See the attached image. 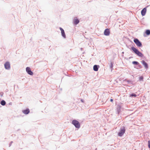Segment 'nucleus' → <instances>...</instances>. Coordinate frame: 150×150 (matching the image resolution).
I'll return each mask as SVG.
<instances>
[{
  "mask_svg": "<svg viewBox=\"0 0 150 150\" xmlns=\"http://www.w3.org/2000/svg\"><path fill=\"white\" fill-rule=\"evenodd\" d=\"M125 127H123L120 130L118 133V135L119 136H122L125 133Z\"/></svg>",
  "mask_w": 150,
  "mask_h": 150,
  "instance_id": "3",
  "label": "nucleus"
},
{
  "mask_svg": "<svg viewBox=\"0 0 150 150\" xmlns=\"http://www.w3.org/2000/svg\"><path fill=\"white\" fill-rule=\"evenodd\" d=\"M132 49L133 52L138 56L142 57L143 56V54L135 47H132Z\"/></svg>",
  "mask_w": 150,
  "mask_h": 150,
  "instance_id": "1",
  "label": "nucleus"
},
{
  "mask_svg": "<svg viewBox=\"0 0 150 150\" xmlns=\"http://www.w3.org/2000/svg\"><path fill=\"white\" fill-rule=\"evenodd\" d=\"M59 29L61 31L62 35L63 37L65 38L66 37V35L64 30L61 28H60Z\"/></svg>",
  "mask_w": 150,
  "mask_h": 150,
  "instance_id": "9",
  "label": "nucleus"
},
{
  "mask_svg": "<svg viewBox=\"0 0 150 150\" xmlns=\"http://www.w3.org/2000/svg\"><path fill=\"white\" fill-rule=\"evenodd\" d=\"M26 70L28 74L31 75H32L33 74V73L31 71L30 69V67H27L26 68Z\"/></svg>",
  "mask_w": 150,
  "mask_h": 150,
  "instance_id": "5",
  "label": "nucleus"
},
{
  "mask_svg": "<svg viewBox=\"0 0 150 150\" xmlns=\"http://www.w3.org/2000/svg\"><path fill=\"white\" fill-rule=\"evenodd\" d=\"M132 63L134 64L138 65L139 63L137 62L133 61L132 62Z\"/></svg>",
  "mask_w": 150,
  "mask_h": 150,
  "instance_id": "16",
  "label": "nucleus"
},
{
  "mask_svg": "<svg viewBox=\"0 0 150 150\" xmlns=\"http://www.w3.org/2000/svg\"><path fill=\"white\" fill-rule=\"evenodd\" d=\"M1 104L2 105H4L6 104V102L4 100H2L1 102Z\"/></svg>",
  "mask_w": 150,
  "mask_h": 150,
  "instance_id": "15",
  "label": "nucleus"
},
{
  "mask_svg": "<svg viewBox=\"0 0 150 150\" xmlns=\"http://www.w3.org/2000/svg\"><path fill=\"white\" fill-rule=\"evenodd\" d=\"M104 34L106 36H108L110 34V31L109 29H106L105 30L104 33Z\"/></svg>",
  "mask_w": 150,
  "mask_h": 150,
  "instance_id": "6",
  "label": "nucleus"
},
{
  "mask_svg": "<svg viewBox=\"0 0 150 150\" xmlns=\"http://www.w3.org/2000/svg\"><path fill=\"white\" fill-rule=\"evenodd\" d=\"M79 22V20L77 18H74V23L75 25L78 24Z\"/></svg>",
  "mask_w": 150,
  "mask_h": 150,
  "instance_id": "12",
  "label": "nucleus"
},
{
  "mask_svg": "<svg viewBox=\"0 0 150 150\" xmlns=\"http://www.w3.org/2000/svg\"><path fill=\"white\" fill-rule=\"evenodd\" d=\"M148 146L149 148H150V142L149 141H148Z\"/></svg>",
  "mask_w": 150,
  "mask_h": 150,
  "instance_id": "19",
  "label": "nucleus"
},
{
  "mask_svg": "<svg viewBox=\"0 0 150 150\" xmlns=\"http://www.w3.org/2000/svg\"><path fill=\"white\" fill-rule=\"evenodd\" d=\"M145 33L147 35H150V30H147L145 32Z\"/></svg>",
  "mask_w": 150,
  "mask_h": 150,
  "instance_id": "14",
  "label": "nucleus"
},
{
  "mask_svg": "<svg viewBox=\"0 0 150 150\" xmlns=\"http://www.w3.org/2000/svg\"><path fill=\"white\" fill-rule=\"evenodd\" d=\"M72 124H73L75 127L78 128H79L80 127V124L79 122L75 120H74L72 121Z\"/></svg>",
  "mask_w": 150,
  "mask_h": 150,
  "instance_id": "2",
  "label": "nucleus"
},
{
  "mask_svg": "<svg viewBox=\"0 0 150 150\" xmlns=\"http://www.w3.org/2000/svg\"><path fill=\"white\" fill-rule=\"evenodd\" d=\"M93 69L94 71H98V68L97 65H95L93 66Z\"/></svg>",
  "mask_w": 150,
  "mask_h": 150,
  "instance_id": "13",
  "label": "nucleus"
},
{
  "mask_svg": "<svg viewBox=\"0 0 150 150\" xmlns=\"http://www.w3.org/2000/svg\"><path fill=\"white\" fill-rule=\"evenodd\" d=\"M146 11V8H144L141 11V14L142 16L145 15Z\"/></svg>",
  "mask_w": 150,
  "mask_h": 150,
  "instance_id": "10",
  "label": "nucleus"
},
{
  "mask_svg": "<svg viewBox=\"0 0 150 150\" xmlns=\"http://www.w3.org/2000/svg\"><path fill=\"white\" fill-rule=\"evenodd\" d=\"M130 96L131 97H132V96L136 97V96H137V95L133 93L130 95Z\"/></svg>",
  "mask_w": 150,
  "mask_h": 150,
  "instance_id": "18",
  "label": "nucleus"
},
{
  "mask_svg": "<svg viewBox=\"0 0 150 150\" xmlns=\"http://www.w3.org/2000/svg\"><path fill=\"white\" fill-rule=\"evenodd\" d=\"M134 42L138 47H140L142 46V44L139 40L137 39H135L134 40Z\"/></svg>",
  "mask_w": 150,
  "mask_h": 150,
  "instance_id": "4",
  "label": "nucleus"
},
{
  "mask_svg": "<svg viewBox=\"0 0 150 150\" xmlns=\"http://www.w3.org/2000/svg\"><path fill=\"white\" fill-rule=\"evenodd\" d=\"M110 67L111 68H112L113 67V63L112 62H111L110 63Z\"/></svg>",
  "mask_w": 150,
  "mask_h": 150,
  "instance_id": "17",
  "label": "nucleus"
},
{
  "mask_svg": "<svg viewBox=\"0 0 150 150\" xmlns=\"http://www.w3.org/2000/svg\"><path fill=\"white\" fill-rule=\"evenodd\" d=\"M23 112L25 114H27L30 112V110L29 109H26V110H23Z\"/></svg>",
  "mask_w": 150,
  "mask_h": 150,
  "instance_id": "11",
  "label": "nucleus"
},
{
  "mask_svg": "<svg viewBox=\"0 0 150 150\" xmlns=\"http://www.w3.org/2000/svg\"><path fill=\"white\" fill-rule=\"evenodd\" d=\"M141 62L142 64L143 65L145 68L147 69L148 68V64L144 61H142Z\"/></svg>",
  "mask_w": 150,
  "mask_h": 150,
  "instance_id": "8",
  "label": "nucleus"
},
{
  "mask_svg": "<svg viewBox=\"0 0 150 150\" xmlns=\"http://www.w3.org/2000/svg\"><path fill=\"white\" fill-rule=\"evenodd\" d=\"M5 67L6 69H9L10 68V66L9 62H6L4 64Z\"/></svg>",
  "mask_w": 150,
  "mask_h": 150,
  "instance_id": "7",
  "label": "nucleus"
},
{
  "mask_svg": "<svg viewBox=\"0 0 150 150\" xmlns=\"http://www.w3.org/2000/svg\"><path fill=\"white\" fill-rule=\"evenodd\" d=\"M110 101L111 102H113V99H110Z\"/></svg>",
  "mask_w": 150,
  "mask_h": 150,
  "instance_id": "20",
  "label": "nucleus"
}]
</instances>
